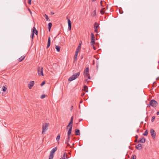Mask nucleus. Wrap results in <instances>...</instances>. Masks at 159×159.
Masks as SVG:
<instances>
[{"label": "nucleus", "instance_id": "obj_1", "mask_svg": "<svg viewBox=\"0 0 159 159\" xmlns=\"http://www.w3.org/2000/svg\"><path fill=\"white\" fill-rule=\"evenodd\" d=\"M72 127V125H71L70 127H69V129L67 132V137L65 140V144L67 145V146L66 147V148H67V146H70V147H71L69 144V142L70 139V135L71 133Z\"/></svg>", "mask_w": 159, "mask_h": 159}, {"label": "nucleus", "instance_id": "obj_2", "mask_svg": "<svg viewBox=\"0 0 159 159\" xmlns=\"http://www.w3.org/2000/svg\"><path fill=\"white\" fill-rule=\"evenodd\" d=\"M80 73V72H79L76 73L75 74H73L72 76L69 78L68 80L71 81L77 78L78 76H79Z\"/></svg>", "mask_w": 159, "mask_h": 159}, {"label": "nucleus", "instance_id": "obj_3", "mask_svg": "<svg viewBox=\"0 0 159 159\" xmlns=\"http://www.w3.org/2000/svg\"><path fill=\"white\" fill-rule=\"evenodd\" d=\"M81 43H82V42L81 41H80V43L79 44L78 47L76 49V51L75 52V55L74 57V60L75 61H77L78 54V52L80 51V49L81 48Z\"/></svg>", "mask_w": 159, "mask_h": 159}, {"label": "nucleus", "instance_id": "obj_4", "mask_svg": "<svg viewBox=\"0 0 159 159\" xmlns=\"http://www.w3.org/2000/svg\"><path fill=\"white\" fill-rule=\"evenodd\" d=\"M89 72V67H87L84 70V74L85 77H88V79H90V77Z\"/></svg>", "mask_w": 159, "mask_h": 159}, {"label": "nucleus", "instance_id": "obj_5", "mask_svg": "<svg viewBox=\"0 0 159 159\" xmlns=\"http://www.w3.org/2000/svg\"><path fill=\"white\" fill-rule=\"evenodd\" d=\"M158 103L157 102L154 100H151L149 102V105L150 106L152 107H156Z\"/></svg>", "mask_w": 159, "mask_h": 159}, {"label": "nucleus", "instance_id": "obj_6", "mask_svg": "<svg viewBox=\"0 0 159 159\" xmlns=\"http://www.w3.org/2000/svg\"><path fill=\"white\" fill-rule=\"evenodd\" d=\"M43 68L41 67H39L38 68V75L39 76L42 75L43 76Z\"/></svg>", "mask_w": 159, "mask_h": 159}, {"label": "nucleus", "instance_id": "obj_7", "mask_svg": "<svg viewBox=\"0 0 159 159\" xmlns=\"http://www.w3.org/2000/svg\"><path fill=\"white\" fill-rule=\"evenodd\" d=\"M49 124L46 123H44L43 124L42 129L43 131L42 134H43L44 131H46L48 129V127Z\"/></svg>", "mask_w": 159, "mask_h": 159}, {"label": "nucleus", "instance_id": "obj_8", "mask_svg": "<svg viewBox=\"0 0 159 159\" xmlns=\"http://www.w3.org/2000/svg\"><path fill=\"white\" fill-rule=\"evenodd\" d=\"M150 133L153 139H155L156 137V132L152 129H151L150 130Z\"/></svg>", "mask_w": 159, "mask_h": 159}, {"label": "nucleus", "instance_id": "obj_9", "mask_svg": "<svg viewBox=\"0 0 159 159\" xmlns=\"http://www.w3.org/2000/svg\"><path fill=\"white\" fill-rule=\"evenodd\" d=\"M34 81H30L28 84V87L30 89H31L32 87L34 85Z\"/></svg>", "mask_w": 159, "mask_h": 159}, {"label": "nucleus", "instance_id": "obj_10", "mask_svg": "<svg viewBox=\"0 0 159 159\" xmlns=\"http://www.w3.org/2000/svg\"><path fill=\"white\" fill-rule=\"evenodd\" d=\"M68 30H70L71 28V23L70 20L69 19L68 20Z\"/></svg>", "mask_w": 159, "mask_h": 159}, {"label": "nucleus", "instance_id": "obj_11", "mask_svg": "<svg viewBox=\"0 0 159 159\" xmlns=\"http://www.w3.org/2000/svg\"><path fill=\"white\" fill-rule=\"evenodd\" d=\"M135 148L138 150H140L142 148V145L140 144H139L136 146Z\"/></svg>", "mask_w": 159, "mask_h": 159}, {"label": "nucleus", "instance_id": "obj_12", "mask_svg": "<svg viewBox=\"0 0 159 159\" xmlns=\"http://www.w3.org/2000/svg\"><path fill=\"white\" fill-rule=\"evenodd\" d=\"M145 139L144 137H143L142 139H141L139 140L138 141L137 143H139V142H140L142 143H145Z\"/></svg>", "mask_w": 159, "mask_h": 159}, {"label": "nucleus", "instance_id": "obj_13", "mask_svg": "<svg viewBox=\"0 0 159 159\" xmlns=\"http://www.w3.org/2000/svg\"><path fill=\"white\" fill-rule=\"evenodd\" d=\"M34 32V34H36V35H37L38 34V31L36 30V28L34 27L32 29V33H33Z\"/></svg>", "mask_w": 159, "mask_h": 159}, {"label": "nucleus", "instance_id": "obj_14", "mask_svg": "<svg viewBox=\"0 0 159 159\" xmlns=\"http://www.w3.org/2000/svg\"><path fill=\"white\" fill-rule=\"evenodd\" d=\"M68 158V156L66 152H64L62 157L60 159H66Z\"/></svg>", "mask_w": 159, "mask_h": 159}, {"label": "nucleus", "instance_id": "obj_15", "mask_svg": "<svg viewBox=\"0 0 159 159\" xmlns=\"http://www.w3.org/2000/svg\"><path fill=\"white\" fill-rule=\"evenodd\" d=\"M57 150V147H55L53 148L52 149V150L51 151L50 153L53 154Z\"/></svg>", "mask_w": 159, "mask_h": 159}, {"label": "nucleus", "instance_id": "obj_16", "mask_svg": "<svg viewBox=\"0 0 159 159\" xmlns=\"http://www.w3.org/2000/svg\"><path fill=\"white\" fill-rule=\"evenodd\" d=\"M75 134L76 135H80V130L77 129L75 130Z\"/></svg>", "mask_w": 159, "mask_h": 159}, {"label": "nucleus", "instance_id": "obj_17", "mask_svg": "<svg viewBox=\"0 0 159 159\" xmlns=\"http://www.w3.org/2000/svg\"><path fill=\"white\" fill-rule=\"evenodd\" d=\"M50 42H51L50 38V37H49L48 38V44H47V48H48L49 47V46L50 45V43H51Z\"/></svg>", "mask_w": 159, "mask_h": 159}, {"label": "nucleus", "instance_id": "obj_18", "mask_svg": "<svg viewBox=\"0 0 159 159\" xmlns=\"http://www.w3.org/2000/svg\"><path fill=\"white\" fill-rule=\"evenodd\" d=\"M25 56H21L18 59V61L19 62H21L25 59Z\"/></svg>", "mask_w": 159, "mask_h": 159}, {"label": "nucleus", "instance_id": "obj_19", "mask_svg": "<svg viewBox=\"0 0 159 159\" xmlns=\"http://www.w3.org/2000/svg\"><path fill=\"white\" fill-rule=\"evenodd\" d=\"M105 8H102V9L100 10V12L101 14L103 15L104 14L105 12Z\"/></svg>", "mask_w": 159, "mask_h": 159}, {"label": "nucleus", "instance_id": "obj_20", "mask_svg": "<svg viewBox=\"0 0 159 159\" xmlns=\"http://www.w3.org/2000/svg\"><path fill=\"white\" fill-rule=\"evenodd\" d=\"M99 26V24L97 22H95L94 25V28L98 29Z\"/></svg>", "mask_w": 159, "mask_h": 159}, {"label": "nucleus", "instance_id": "obj_21", "mask_svg": "<svg viewBox=\"0 0 159 159\" xmlns=\"http://www.w3.org/2000/svg\"><path fill=\"white\" fill-rule=\"evenodd\" d=\"M100 3L102 7H103L104 6V4H106V2H105V1H101Z\"/></svg>", "mask_w": 159, "mask_h": 159}, {"label": "nucleus", "instance_id": "obj_22", "mask_svg": "<svg viewBox=\"0 0 159 159\" xmlns=\"http://www.w3.org/2000/svg\"><path fill=\"white\" fill-rule=\"evenodd\" d=\"M91 15L93 17H94L96 15V10H94L93 12L92 13Z\"/></svg>", "mask_w": 159, "mask_h": 159}, {"label": "nucleus", "instance_id": "obj_23", "mask_svg": "<svg viewBox=\"0 0 159 159\" xmlns=\"http://www.w3.org/2000/svg\"><path fill=\"white\" fill-rule=\"evenodd\" d=\"M52 23H49L48 24V29L49 31H50L51 28L52 26Z\"/></svg>", "mask_w": 159, "mask_h": 159}, {"label": "nucleus", "instance_id": "obj_24", "mask_svg": "<svg viewBox=\"0 0 159 159\" xmlns=\"http://www.w3.org/2000/svg\"><path fill=\"white\" fill-rule=\"evenodd\" d=\"M84 90L86 92H88V88L87 86L86 85H84Z\"/></svg>", "mask_w": 159, "mask_h": 159}, {"label": "nucleus", "instance_id": "obj_25", "mask_svg": "<svg viewBox=\"0 0 159 159\" xmlns=\"http://www.w3.org/2000/svg\"><path fill=\"white\" fill-rule=\"evenodd\" d=\"M91 39V41L90 42V44L91 46H92V45H93L95 43V39Z\"/></svg>", "mask_w": 159, "mask_h": 159}, {"label": "nucleus", "instance_id": "obj_26", "mask_svg": "<svg viewBox=\"0 0 159 159\" xmlns=\"http://www.w3.org/2000/svg\"><path fill=\"white\" fill-rule=\"evenodd\" d=\"M148 134V131L147 130L145 131L144 132L143 134V135L145 136H147Z\"/></svg>", "mask_w": 159, "mask_h": 159}, {"label": "nucleus", "instance_id": "obj_27", "mask_svg": "<svg viewBox=\"0 0 159 159\" xmlns=\"http://www.w3.org/2000/svg\"><path fill=\"white\" fill-rule=\"evenodd\" d=\"M55 48L56 49L57 51L59 52L60 50V47L59 46H56Z\"/></svg>", "mask_w": 159, "mask_h": 159}, {"label": "nucleus", "instance_id": "obj_28", "mask_svg": "<svg viewBox=\"0 0 159 159\" xmlns=\"http://www.w3.org/2000/svg\"><path fill=\"white\" fill-rule=\"evenodd\" d=\"M53 157V154L50 153V155L49 156V159H52Z\"/></svg>", "mask_w": 159, "mask_h": 159}, {"label": "nucleus", "instance_id": "obj_29", "mask_svg": "<svg viewBox=\"0 0 159 159\" xmlns=\"http://www.w3.org/2000/svg\"><path fill=\"white\" fill-rule=\"evenodd\" d=\"M60 138V134H59L57 136V138H56V140L58 142V141L59 140Z\"/></svg>", "mask_w": 159, "mask_h": 159}, {"label": "nucleus", "instance_id": "obj_30", "mask_svg": "<svg viewBox=\"0 0 159 159\" xmlns=\"http://www.w3.org/2000/svg\"><path fill=\"white\" fill-rule=\"evenodd\" d=\"M91 39H95L94 35V34L93 33H91Z\"/></svg>", "mask_w": 159, "mask_h": 159}, {"label": "nucleus", "instance_id": "obj_31", "mask_svg": "<svg viewBox=\"0 0 159 159\" xmlns=\"http://www.w3.org/2000/svg\"><path fill=\"white\" fill-rule=\"evenodd\" d=\"M135 140L134 142H137V140H138V136L137 135H136L135 136Z\"/></svg>", "mask_w": 159, "mask_h": 159}, {"label": "nucleus", "instance_id": "obj_32", "mask_svg": "<svg viewBox=\"0 0 159 159\" xmlns=\"http://www.w3.org/2000/svg\"><path fill=\"white\" fill-rule=\"evenodd\" d=\"M44 17L47 20H48L49 19V18L48 16L46 14L44 15Z\"/></svg>", "mask_w": 159, "mask_h": 159}, {"label": "nucleus", "instance_id": "obj_33", "mask_svg": "<svg viewBox=\"0 0 159 159\" xmlns=\"http://www.w3.org/2000/svg\"><path fill=\"white\" fill-rule=\"evenodd\" d=\"M34 36V32L33 33H31V37L32 39V40H33V39Z\"/></svg>", "mask_w": 159, "mask_h": 159}, {"label": "nucleus", "instance_id": "obj_34", "mask_svg": "<svg viewBox=\"0 0 159 159\" xmlns=\"http://www.w3.org/2000/svg\"><path fill=\"white\" fill-rule=\"evenodd\" d=\"M155 117V116H153L152 118L151 121L153 122L154 121Z\"/></svg>", "mask_w": 159, "mask_h": 159}, {"label": "nucleus", "instance_id": "obj_35", "mask_svg": "<svg viewBox=\"0 0 159 159\" xmlns=\"http://www.w3.org/2000/svg\"><path fill=\"white\" fill-rule=\"evenodd\" d=\"M7 89V88H6L5 86H3V88H2V91L4 92H5Z\"/></svg>", "mask_w": 159, "mask_h": 159}, {"label": "nucleus", "instance_id": "obj_36", "mask_svg": "<svg viewBox=\"0 0 159 159\" xmlns=\"http://www.w3.org/2000/svg\"><path fill=\"white\" fill-rule=\"evenodd\" d=\"M130 159H136V156L135 155H133L131 158Z\"/></svg>", "mask_w": 159, "mask_h": 159}, {"label": "nucleus", "instance_id": "obj_37", "mask_svg": "<svg viewBox=\"0 0 159 159\" xmlns=\"http://www.w3.org/2000/svg\"><path fill=\"white\" fill-rule=\"evenodd\" d=\"M46 96L44 94H43L41 95V96L40 97V98L41 99H43V98H45Z\"/></svg>", "mask_w": 159, "mask_h": 159}, {"label": "nucleus", "instance_id": "obj_38", "mask_svg": "<svg viewBox=\"0 0 159 159\" xmlns=\"http://www.w3.org/2000/svg\"><path fill=\"white\" fill-rule=\"evenodd\" d=\"M73 120H70V122L69 123V125H70V126L71 125H72V124L73 123Z\"/></svg>", "mask_w": 159, "mask_h": 159}, {"label": "nucleus", "instance_id": "obj_39", "mask_svg": "<svg viewBox=\"0 0 159 159\" xmlns=\"http://www.w3.org/2000/svg\"><path fill=\"white\" fill-rule=\"evenodd\" d=\"M45 84V82L44 81H43L41 84V86H42L43 85H44Z\"/></svg>", "mask_w": 159, "mask_h": 159}, {"label": "nucleus", "instance_id": "obj_40", "mask_svg": "<svg viewBox=\"0 0 159 159\" xmlns=\"http://www.w3.org/2000/svg\"><path fill=\"white\" fill-rule=\"evenodd\" d=\"M85 94V93H84V92H83L81 95V96L82 97H83Z\"/></svg>", "mask_w": 159, "mask_h": 159}, {"label": "nucleus", "instance_id": "obj_41", "mask_svg": "<svg viewBox=\"0 0 159 159\" xmlns=\"http://www.w3.org/2000/svg\"><path fill=\"white\" fill-rule=\"evenodd\" d=\"M94 29H95V30H94L95 32L97 33V31H98L97 29H96V28H94Z\"/></svg>", "mask_w": 159, "mask_h": 159}, {"label": "nucleus", "instance_id": "obj_42", "mask_svg": "<svg viewBox=\"0 0 159 159\" xmlns=\"http://www.w3.org/2000/svg\"><path fill=\"white\" fill-rule=\"evenodd\" d=\"M31 1H28V3L30 5L31 4Z\"/></svg>", "mask_w": 159, "mask_h": 159}, {"label": "nucleus", "instance_id": "obj_43", "mask_svg": "<svg viewBox=\"0 0 159 159\" xmlns=\"http://www.w3.org/2000/svg\"><path fill=\"white\" fill-rule=\"evenodd\" d=\"M73 118H74L73 116H71V118L70 120H73Z\"/></svg>", "mask_w": 159, "mask_h": 159}, {"label": "nucleus", "instance_id": "obj_44", "mask_svg": "<svg viewBox=\"0 0 159 159\" xmlns=\"http://www.w3.org/2000/svg\"><path fill=\"white\" fill-rule=\"evenodd\" d=\"M70 125H69V124H68V125H67V127H66L67 128V129H68V127H69V126H70Z\"/></svg>", "mask_w": 159, "mask_h": 159}, {"label": "nucleus", "instance_id": "obj_45", "mask_svg": "<svg viewBox=\"0 0 159 159\" xmlns=\"http://www.w3.org/2000/svg\"><path fill=\"white\" fill-rule=\"evenodd\" d=\"M93 49H94V50H95L96 49V48L94 46V45H93Z\"/></svg>", "mask_w": 159, "mask_h": 159}, {"label": "nucleus", "instance_id": "obj_46", "mask_svg": "<svg viewBox=\"0 0 159 159\" xmlns=\"http://www.w3.org/2000/svg\"><path fill=\"white\" fill-rule=\"evenodd\" d=\"M139 129H138L137 130H136V132L137 133H139Z\"/></svg>", "mask_w": 159, "mask_h": 159}, {"label": "nucleus", "instance_id": "obj_47", "mask_svg": "<svg viewBox=\"0 0 159 159\" xmlns=\"http://www.w3.org/2000/svg\"><path fill=\"white\" fill-rule=\"evenodd\" d=\"M157 115H159V111H157Z\"/></svg>", "mask_w": 159, "mask_h": 159}, {"label": "nucleus", "instance_id": "obj_48", "mask_svg": "<svg viewBox=\"0 0 159 159\" xmlns=\"http://www.w3.org/2000/svg\"><path fill=\"white\" fill-rule=\"evenodd\" d=\"M73 106H72L71 107V110H72L73 109Z\"/></svg>", "mask_w": 159, "mask_h": 159}, {"label": "nucleus", "instance_id": "obj_49", "mask_svg": "<svg viewBox=\"0 0 159 159\" xmlns=\"http://www.w3.org/2000/svg\"><path fill=\"white\" fill-rule=\"evenodd\" d=\"M53 15L54 13H51Z\"/></svg>", "mask_w": 159, "mask_h": 159}, {"label": "nucleus", "instance_id": "obj_50", "mask_svg": "<svg viewBox=\"0 0 159 159\" xmlns=\"http://www.w3.org/2000/svg\"><path fill=\"white\" fill-rule=\"evenodd\" d=\"M107 7H108V5H107Z\"/></svg>", "mask_w": 159, "mask_h": 159}, {"label": "nucleus", "instance_id": "obj_51", "mask_svg": "<svg viewBox=\"0 0 159 159\" xmlns=\"http://www.w3.org/2000/svg\"><path fill=\"white\" fill-rule=\"evenodd\" d=\"M82 101H81L80 102V103H82Z\"/></svg>", "mask_w": 159, "mask_h": 159}, {"label": "nucleus", "instance_id": "obj_52", "mask_svg": "<svg viewBox=\"0 0 159 159\" xmlns=\"http://www.w3.org/2000/svg\"><path fill=\"white\" fill-rule=\"evenodd\" d=\"M29 11H30V12H31V11H30V10H29Z\"/></svg>", "mask_w": 159, "mask_h": 159}, {"label": "nucleus", "instance_id": "obj_53", "mask_svg": "<svg viewBox=\"0 0 159 159\" xmlns=\"http://www.w3.org/2000/svg\"><path fill=\"white\" fill-rule=\"evenodd\" d=\"M74 143H73V144H72V146H73V145H74Z\"/></svg>", "mask_w": 159, "mask_h": 159}]
</instances>
